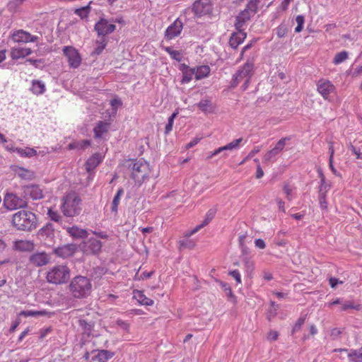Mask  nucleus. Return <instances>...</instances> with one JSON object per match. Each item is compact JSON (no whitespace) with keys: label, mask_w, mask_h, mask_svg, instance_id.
Returning <instances> with one entry per match:
<instances>
[{"label":"nucleus","mask_w":362,"mask_h":362,"mask_svg":"<svg viewBox=\"0 0 362 362\" xmlns=\"http://www.w3.org/2000/svg\"><path fill=\"white\" fill-rule=\"evenodd\" d=\"M47 215L52 221L61 224L62 223L63 218L59 214L58 211H54L52 209H49L47 211Z\"/></svg>","instance_id":"obj_37"},{"label":"nucleus","mask_w":362,"mask_h":362,"mask_svg":"<svg viewBox=\"0 0 362 362\" xmlns=\"http://www.w3.org/2000/svg\"><path fill=\"white\" fill-rule=\"evenodd\" d=\"M67 233L74 238H86L88 233L86 229L80 228L77 226L69 227L66 228Z\"/></svg>","instance_id":"obj_23"},{"label":"nucleus","mask_w":362,"mask_h":362,"mask_svg":"<svg viewBox=\"0 0 362 362\" xmlns=\"http://www.w3.org/2000/svg\"><path fill=\"white\" fill-rule=\"evenodd\" d=\"M284 192L286 194L287 199L288 200H291V194L292 189L289 187V186L288 185H284Z\"/></svg>","instance_id":"obj_61"},{"label":"nucleus","mask_w":362,"mask_h":362,"mask_svg":"<svg viewBox=\"0 0 362 362\" xmlns=\"http://www.w3.org/2000/svg\"><path fill=\"white\" fill-rule=\"evenodd\" d=\"M254 16L245 9L242 11L235 18V28L236 30L244 29L243 27L245 23L250 21L251 18Z\"/></svg>","instance_id":"obj_18"},{"label":"nucleus","mask_w":362,"mask_h":362,"mask_svg":"<svg viewBox=\"0 0 362 362\" xmlns=\"http://www.w3.org/2000/svg\"><path fill=\"white\" fill-rule=\"evenodd\" d=\"M78 325L82 329L83 333L89 336L93 330L94 324L92 322H88L86 320L80 319Z\"/></svg>","instance_id":"obj_31"},{"label":"nucleus","mask_w":362,"mask_h":362,"mask_svg":"<svg viewBox=\"0 0 362 362\" xmlns=\"http://www.w3.org/2000/svg\"><path fill=\"white\" fill-rule=\"evenodd\" d=\"M64 54L67 58L69 64L72 68H77L80 66L81 58L78 51L71 46H66L63 48Z\"/></svg>","instance_id":"obj_10"},{"label":"nucleus","mask_w":362,"mask_h":362,"mask_svg":"<svg viewBox=\"0 0 362 362\" xmlns=\"http://www.w3.org/2000/svg\"><path fill=\"white\" fill-rule=\"evenodd\" d=\"M27 201L13 193H8L4 198V205L9 210L26 207Z\"/></svg>","instance_id":"obj_7"},{"label":"nucleus","mask_w":362,"mask_h":362,"mask_svg":"<svg viewBox=\"0 0 362 362\" xmlns=\"http://www.w3.org/2000/svg\"><path fill=\"white\" fill-rule=\"evenodd\" d=\"M76 247L74 245H66L55 250V254L62 258H66L74 255Z\"/></svg>","instance_id":"obj_21"},{"label":"nucleus","mask_w":362,"mask_h":362,"mask_svg":"<svg viewBox=\"0 0 362 362\" xmlns=\"http://www.w3.org/2000/svg\"><path fill=\"white\" fill-rule=\"evenodd\" d=\"M228 274L234 278L238 284H241V276L238 270L235 269L233 271H230Z\"/></svg>","instance_id":"obj_52"},{"label":"nucleus","mask_w":362,"mask_h":362,"mask_svg":"<svg viewBox=\"0 0 362 362\" xmlns=\"http://www.w3.org/2000/svg\"><path fill=\"white\" fill-rule=\"evenodd\" d=\"M359 305L355 306L354 303L351 301H346L344 303L341 304V310L345 311L348 309L353 308L356 310H358Z\"/></svg>","instance_id":"obj_50"},{"label":"nucleus","mask_w":362,"mask_h":362,"mask_svg":"<svg viewBox=\"0 0 362 362\" xmlns=\"http://www.w3.org/2000/svg\"><path fill=\"white\" fill-rule=\"evenodd\" d=\"M350 149L356 156L358 159H362V153L358 151L353 145L350 146Z\"/></svg>","instance_id":"obj_59"},{"label":"nucleus","mask_w":362,"mask_h":362,"mask_svg":"<svg viewBox=\"0 0 362 362\" xmlns=\"http://www.w3.org/2000/svg\"><path fill=\"white\" fill-rule=\"evenodd\" d=\"M95 352L97 354L93 357V361H97L98 362H107V361L112 358L115 356V353L108 350H95Z\"/></svg>","instance_id":"obj_22"},{"label":"nucleus","mask_w":362,"mask_h":362,"mask_svg":"<svg viewBox=\"0 0 362 362\" xmlns=\"http://www.w3.org/2000/svg\"><path fill=\"white\" fill-rule=\"evenodd\" d=\"M28 37H30V33L23 30L16 31L12 35V39L13 41L18 42H28Z\"/></svg>","instance_id":"obj_30"},{"label":"nucleus","mask_w":362,"mask_h":362,"mask_svg":"<svg viewBox=\"0 0 362 362\" xmlns=\"http://www.w3.org/2000/svg\"><path fill=\"white\" fill-rule=\"evenodd\" d=\"M126 163L131 173V177L138 185H141L148 177L151 170L148 163L145 160L129 159Z\"/></svg>","instance_id":"obj_2"},{"label":"nucleus","mask_w":362,"mask_h":362,"mask_svg":"<svg viewBox=\"0 0 362 362\" xmlns=\"http://www.w3.org/2000/svg\"><path fill=\"white\" fill-rule=\"evenodd\" d=\"M254 64L247 62L233 76L230 83V88H235L243 80L251 78L253 75Z\"/></svg>","instance_id":"obj_6"},{"label":"nucleus","mask_w":362,"mask_h":362,"mask_svg":"<svg viewBox=\"0 0 362 362\" xmlns=\"http://www.w3.org/2000/svg\"><path fill=\"white\" fill-rule=\"evenodd\" d=\"M164 49L166 52H168L170 54L171 58L177 62H181L182 53L180 52V51L174 50L170 47H166L164 48Z\"/></svg>","instance_id":"obj_38"},{"label":"nucleus","mask_w":362,"mask_h":362,"mask_svg":"<svg viewBox=\"0 0 362 362\" xmlns=\"http://www.w3.org/2000/svg\"><path fill=\"white\" fill-rule=\"evenodd\" d=\"M210 73V68L207 65L195 68V78L197 80L206 77Z\"/></svg>","instance_id":"obj_32"},{"label":"nucleus","mask_w":362,"mask_h":362,"mask_svg":"<svg viewBox=\"0 0 362 362\" xmlns=\"http://www.w3.org/2000/svg\"><path fill=\"white\" fill-rule=\"evenodd\" d=\"M348 357L352 362H362V346L357 350L351 349Z\"/></svg>","instance_id":"obj_35"},{"label":"nucleus","mask_w":362,"mask_h":362,"mask_svg":"<svg viewBox=\"0 0 362 362\" xmlns=\"http://www.w3.org/2000/svg\"><path fill=\"white\" fill-rule=\"evenodd\" d=\"M263 175H264V172H263L261 166L259 165V164H258L257 166L256 177L257 179H260L261 177H263Z\"/></svg>","instance_id":"obj_62"},{"label":"nucleus","mask_w":362,"mask_h":362,"mask_svg":"<svg viewBox=\"0 0 362 362\" xmlns=\"http://www.w3.org/2000/svg\"><path fill=\"white\" fill-rule=\"evenodd\" d=\"M70 277V269L65 265L53 267L47 274V280L53 284L66 283Z\"/></svg>","instance_id":"obj_5"},{"label":"nucleus","mask_w":362,"mask_h":362,"mask_svg":"<svg viewBox=\"0 0 362 362\" xmlns=\"http://www.w3.org/2000/svg\"><path fill=\"white\" fill-rule=\"evenodd\" d=\"M123 194H124V189H123V188L120 187L118 189L116 194L115 195V197L113 198V200L112 202V206H111V210L115 214L117 213V208H118V205L119 204L120 197Z\"/></svg>","instance_id":"obj_34"},{"label":"nucleus","mask_w":362,"mask_h":362,"mask_svg":"<svg viewBox=\"0 0 362 362\" xmlns=\"http://www.w3.org/2000/svg\"><path fill=\"white\" fill-rule=\"evenodd\" d=\"M195 68L190 69L187 71H184L182 73V83H189L192 79L193 75H195Z\"/></svg>","instance_id":"obj_41"},{"label":"nucleus","mask_w":362,"mask_h":362,"mask_svg":"<svg viewBox=\"0 0 362 362\" xmlns=\"http://www.w3.org/2000/svg\"><path fill=\"white\" fill-rule=\"evenodd\" d=\"M24 317L50 316L51 313L45 310H23L19 314Z\"/></svg>","instance_id":"obj_28"},{"label":"nucleus","mask_w":362,"mask_h":362,"mask_svg":"<svg viewBox=\"0 0 362 362\" xmlns=\"http://www.w3.org/2000/svg\"><path fill=\"white\" fill-rule=\"evenodd\" d=\"M290 137H284V138H281L276 144V146H274L275 148L279 151V152L280 153L281 151H283V149L284 148L286 144V142L290 140Z\"/></svg>","instance_id":"obj_48"},{"label":"nucleus","mask_w":362,"mask_h":362,"mask_svg":"<svg viewBox=\"0 0 362 362\" xmlns=\"http://www.w3.org/2000/svg\"><path fill=\"white\" fill-rule=\"evenodd\" d=\"M216 213V209H210L207 211L203 222L201 224L197 226L189 234L187 235V236H189V235L194 234L198 230H199L202 228L208 225L211 222V221L214 218Z\"/></svg>","instance_id":"obj_19"},{"label":"nucleus","mask_w":362,"mask_h":362,"mask_svg":"<svg viewBox=\"0 0 362 362\" xmlns=\"http://www.w3.org/2000/svg\"><path fill=\"white\" fill-rule=\"evenodd\" d=\"M46 88L43 82L38 80L32 81L31 91L35 95H41L45 93Z\"/></svg>","instance_id":"obj_29"},{"label":"nucleus","mask_w":362,"mask_h":362,"mask_svg":"<svg viewBox=\"0 0 362 362\" xmlns=\"http://www.w3.org/2000/svg\"><path fill=\"white\" fill-rule=\"evenodd\" d=\"M110 124L106 122L99 121L93 129L95 138H100L104 133L108 131Z\"/></svg>","instance_id":"obj_25"},{"label":"nucleus","mask_w":362,"mask_h":362,"mask_svg":"<svg viewBox=\"0 0 362 362\" xmlns=\"http://www.w3.org/2000/svg\"><path fill=\"white\" fill-rule=\"evenodd\" d=\"M329 285L332 288H335L338 284H342L341 281H339L338 279L334 277H331L329 279Z\"/></svg>","instance_id":"obj_56"},{"label":"nucleus","mask_w":362,"mask_h":362,"mask_svg":"<svg viewBox=\"0 0 362 362\" xmlns=\"http://www.w3.org/2000/svg\"><path fill=\"white\" fill-rule=\"evenodd\" d=\"M23 192L26 196L30 197L33 200H38L43 198L42 190L39 185H37L24 186Z\"/></svg>","instance_id":"obj_15"},{"label":"nucleus","mask_w":362,"mask_h":362,"mask_svg":"<svg viewBox=\"0 0 362 362\" xmlns=\"http://www.w3.org/2000/svg\"><path fill=\"white\" fill-rule=\"evenodd\" d=\"M287 33L288 28L285 24L281 23L276 28V35L279 38L285 37Z\"/></svg>","instance_id":"obj_47"},{"label":"nucleus","mask_w":362,"mask_h":362,"mask_svg":"<svg viewBox=\"0 0 362 362\" xmlns=\"http://www.w3.org/2000/svg\"><path fill=\"white\" fill-rule=\"evenodd\" d=\"M90 7L89 5L76 8L74 13L81 17V19L86 18L90 12Z\"/></svg>","instance_id":"obj_43"},{"label":"nucleus","mask_w":362,"mask_h":362,"mask_svg":"<svg viewBox=\"0 0 362 362\" xmlns=\"http://www.w3.org/2000/svg\"><path fill=\"white\" fill-rule=\"evenodd\" d=\"M115 29V25L109 23L108 21L104 18H100L94 26V30L100 38L106 37V35L113 33Z\"/></svg>","instance_id":"obj_8"},{"label":"nucleus","mask_w":362,"mask_h":362,"mask_svg":"<svg viewBox=\"0 0 362 362\" xmlns=\"http://www.w3.org/2000/svg\"><path fill=\"white\" fill-rule=\"evenodd\" d=\"M29 260L31 264L36 267H42L44 265H46L49 262V255L45 252H36L33 254L30 258Z\"/></svg>","instance_id":"obj_16"},{"label":"nucleus","mask_w":362,"mask_h":362,"mask_svg":"<svg viewBox=\"0 0 362 362\" xmlns=\"http://www.w3.org/2000/svg\"><path fill=\"white\" fill-rule=\"evenodd\" d=\"M11 223L16 230L29 232L37 228V218L32 211L21 210L13 215Z\"/></svg>","instance_id":"obj_1"},{"label":"nucleus","mask_w":362,"mask_h":362,"mask_svg":"<svg viewBox=\"0 0 362 362\" xmlns=\"http://www.w3.org/2000/svg\"><path fill=\"white\" fill-rule=\"evenodd\" d=\"M103 156L100 153H94L86 162V170L90 172L94 170L103 160Z\"/></svg>","instance_id":"obj_20"},{"label":"nucleus","mask_w":362,"mask_h":362,"mask_svg":"<svg viewBox=\"0 0 362 362\" xmlns=\"http://www.w3.org/2000/svg\"><path fill=\"white\" fill-rule=\"evenodd\" d=\"M33 246V243L28 240H16L13 243V248L21 252L30 251Z\"/></svg>","instance_id":"obj_24"},{"label":"nucleus","mask_w":362,"mask_h":362,"mask_svg":"<svg viewBox=\"0 0 362 362\" xmlns=\"http://www.w3.org/2000/svg\"><path fill=\"white\" fill-rule=\"evenodd\" d=\"M341 334V331L338 328H334L331 331V337L333 339H337L340 337V335Z\"/></svg>","instance_id":"obj_53"},{"label":"nucleus","mask_w":362,"mask_h":362,"mask_svg":"<svg viewBox=\"0 0 362 362\" xmlns=\"http://www.w3.org/2000/svg\"><path fill=\"white\" fill-rule=\"evenodd\" d=\"M19 177L23 179L26 180H32L33 178L34 174L33 172L25 170L24 168H21L19 172L18 173Z\"/></svg>","instance_id":"obj_45"},{"label":"nucleus","mask_w":362,"mask_h":362,"mask_svg":"<svg viewBox=\"0 0 362 362\" xmlns=\"http://www.w3.org/2000/svg\"><path fill=\"white\" fill-rule=\"evenodd\" d=\"M32 53L30 48H15L12 49L11 57L13 59L25 57Z\"/></svg>","instance_id":"obj_27"},{"label":"nucleus","mask_w":362,"mask_h":362,"mask_svg":"<svg viewBox=\"0 0 362 362\" xmlns=\"http://www.w3.org/2000/svg\"><path fill=\"white\" fill-rule=\"evenodd\" d=\"M317 86V91L325 100L335 90V86L329 81L326 79L319 80Z\"/></svg>","instance_id":"obj_12"},{"label":"nucleus","mask_w":362,"mask_h":362,"mask_svg":"<svg viewBox=\"0 0 362 362\" xmlns=\"http://www.w3.org/2000/svg\"><path fill=\"white\" fill-rule=\"evenodd\" d=\"M319 202L322 209H327V202L326 201V194L324 192H319Z\"/></svg>","instance_id":"obj_49"},{"label":"nucleus","mask_w":362,"mask_h":362,"mask_svg":"<svg viewBox=\"0 0 362 362\" xmlns=\"http://www.w3.org/2000/svg\"><path fill=\"white\" fill-rule=\"evenodd\" d=\"M349 53L346 51H342L338 52L335 54V57L333 59V63L334 64H339L341 62H344L348 58Z\"/></svg>","instance_id":"obj_39"},{"label":"nucleus","mask_w":362,"mask_h":362,"mask_svg":"<svg viewBox=\"0 0 362 362\" xmlns=\"http://www.w3.org/2000/svg\"><path fill=\"white\" fill-rule=\"evenodd\" d=\"M81 250L86 255H97L100 253L102 243L93 238H89L80 245Z\"/></svg>","instance_id":"obj_9"},{"label":"nucleus","mask_w":362,"mask_h":362,"mask_svg":"<svg viewBox=\"0 0 362 362\" xmlns=\"http://www.w3.org/2000/svg\"><path fill=\"white\" fill-rule=\"evenodd\" d=\"M301 327L302 325L296 322L291 330V335H293L296 332L300 331Z\"/></svg>","instance_id":"obj_64"},{"label":"nucleus","mask_w":362,"mask_h":362,"mask_svg":"<svg viewBox=\"0 0 362 362\" xmlns=\"http://www.w3.org/2000/svg\"><path fill=\"white\" fill-rule=\"evenodd\" d=\"M247 34L244 32V29L237 30L231 34L229 39V45L233 49H236L246 38Z\"/></svg>","instance_id":"obj_17"},{"label":"nucleus","mask_w":362,"mask_h":362,"mask_svg":"<svg viewBox=\"0 0 362 362\" xmlns=\"http://www.w3.org/2000/svg\"><path fill=\"white\" fill-rule=\"evenodd\" d=\"M197 105L203 112H210L209 108L211 107V101L209 98L202 99Z\"/></svg>","instance_id":"obj_40"},{"label":"nucleus","mask_w":362,"mask_h":362,"mask_svg":"<svg viewBox=\"0 0 362 362\" xmlns=\"http://www.w3.org/2000/svg\"><path fill=\"white\" fill-rule=\"evenodd\" d=\"M255 246L257 247L260 248V249H264L266 247L264 241L263 240H262V239H257V240H255Z\"/></svg>","instance_id":"obj_58"},{"label":"nucleus","mask_w":362,"mask_h":362,"mask_svg":"<svg viewBox=\"0 0 362 362\" xmlns=\"http://www.w3.org/2000/svg\"><path fill=\"white\" fill-rule=\"evenodd\" d=\"M108 42L107 37L100 38L95 42L96 47H95L93 54L99 55L102 53Z\"/></svg>","instance_id":"obj_33"},{"label":"nucleus","mask_w":362,"mask_h":362,"mask_svg":"<svg viewBox=\"0 0 362 362\" xmlns=\"http://www.w3.org/2000/svg\"><path fill=\"white\" fill-rule=\"evenodd\" d=\"M134 298L141 305H153L154 303L153 300L147 298L141 291L135 290L134 291Z\"/></svg>","instance_id":"obj_26"},{"label":"nucleus","mask_w":362,"mask_h":362,"mask_svg":"<svg viewBox=\"0 0 362 362\" xmlns=\"http://www.w3.org/2000/svg\"><path fill=\"white\" fill-rule=\"evenodd\" d=\"M280 153L279 151H277L275 147L273 148L272 150L267 151L265 155L264 156L263 160L264 162H268L272 160L274 158H275L277 155H279Z\"/></svg>","instance_id":"obj_44"},{"label":"nucleus","mask_w":362,"mask_h":362,"mask_svg":"<svg viewBox=\"0 0 362 362\" xmlns=\"http://www.w3.org/2000/svg\"><path fill=\"white\" fill-rule=\"evenodd\" d=\"M16 152H18L20 155L26 157H32L37 154L36 150L31 148H26L25 149L16 148Z\"/></svg>","instance_id":"obj_42"},{"label":"nucleus","mask_w":362,"mask_h":362,"mask_svg":"<svg viewBox=\"0 0 362 362\" xmlns=\"http://www.w3.org/2000/svg\"><path fill=\"white\" fill-rule=\"evenodd\" d=\"M199 141H200V139L194 138L192 141H191L189 143H188L186 145V148L188 149V148H192L193 146L197 145L199 143Z\"/></svg>","instance_id":"obj_60"},{"label":"nucleus","mask_w":362,"mask_h":362,"mask_svg":"<svg viewBox=\"0 0 362 362\" xmlns=\"http://www.w3.org/2000/svg\"><path fill=\"white\" fill-rule=\"evenodd\" d=\"M27 62H30L33 66H34L37 68L39 67L44 62L42 59H30V58L27 59Z\"/></svg>","instance_id":"obj_54"},{"label":"nucleus","mask_w":362,"mask_h":362,"mask_svg":"<svg viewBox=\"0 0 362 362\" xmlns=\"http://www.w3.org/2000/svg\"><path fill=\"white\" fill-rule=\"evenodd\" d=\"M259 151V148H255V149L252 150L249 153V154L244 158V160L242 162H240V165L243 164L246 160H247L248 159L252 158Z\"/></svg>","instance_id":"obj_55"},{"label":"nucleus","mask_w":362,"mask_h":362,"mask_svg":"<svg viewBox=\"0 0 362 362\" xmlns=\"http://www.w3.org/2000/svg\"><path fill=\"white\" fill-rule=\"evenodd\" d=\"M279 333L276 331H270L268 334V339L272 341H276L278 339Z\"/></svg>","instance_id":"obj_57"},{"label":"nucleus","mask_w":362,"mask_h":362,"mask_svg":"<svg viewBox=\"0 0 362 362\" xmlns=\"http://www.w3.org/2000/svg\"><path fill=\"white\" fill-rule=\"evenodd\" d=\"M183 23L179 18L176 19L165 30V35L167 39L172 40L178 36L182 30Z\"/></svg>","instance_id":"obj_14"},{"label":"nucleus","mask_w":362,"mask_h":362,"mask_svg":"<svg viewBox=\"0 0 362 362\" xmlns=\"http://www.w3.org/2000/svg\"><path fill=\"white\" fill-rule=\"evenodd\" d=\"M180 246L185 248H193L195 245L194 241L189 239H185L180 242Z\"/></svg>","instance_id":"obj_51"},{"label":"nucleus","mask_w":362,"mask_h":362,"mask_svg":"<svg viewBox=\"0 0 362 362\" xmlns=\"http://www.w3.org/2000/svg\"><path fill=\"white\" fill-rule=\"evenodd\" d=\"M195 16L201 17L209 13L212 9L211 0H196L192 5Z\"/></svg>","instance_id":"obj_11"},{"label":"nucleus","mask_w":362,"mask_h":362,"mask_svg":"<svg viewBox=\"0 0 362 362\" xmlns=\"http://www.w3.org/2000/svg\"><path fill=\"white\" fill-rule=\"evenodd\" d=\"M259 2L260 0H250L245 9L250 12V14L255 15L257 12V7Z\"/></svg>","instance_id":"obj_36"},{"label":"nucleus","mask_w":362,"mask_h":362,"mask_svg":"<svg viewBox=\"0 0 362 362\" xmlns=\"http://www.w3.org/2000/svg\"><path fill=\"white\" fill-rule=\"evenodd\" d=\"M297 26L295 28V32L300 33L303 29V25L305 22V18L303 15H298L296 18Z\"/></svg>","instance_id":"obj_46"},{"label":"nucleus","mask_w":362,"mask_h":362,"mask_svg":"<svg viewBox=\"0 0 362 362\" xmlns=\"http://www.w3.org/2000/svg\"><path fill=\"white\" fill-rule=\"evenodd\" d=\"M37 236L42 240L47 241L48 243H52L54 238V228L53 224L47 223L38 231Z\"/></svg>","instance_id":"obj_13"},{"label":"nucleus","mask_w":362,"mask_h":362,"mask_svg":"<svg viewBox=\"0 0 362 362\" xmlns=\"http://www.w3.org/2000/svg\"><path fill=\"white\" fill-rule=\"evenodd\" d=\"M81 199L75 193L71 192L62 199L61 210L66 217H74L78 215L81 211Z\"/></svg>","instance_id":"obj_4"},{"label":"nucleus","mask_w":362,"mask_h":362,"mask_svg":"<svg viewBox=\"0 0 362 362\" xmlns=\"http://www.w3.org/2000/svg\"><path fill=\"white\" fill-rule=\"evenodd\" d=\"M69 290L74 298H85L92 291L90 280L86 276H76L71 280Z\"/></svg>","instance_id":"obj_3"},{"label":"nucleus","mask_w":362,"mask_h":362,"mask_svg":"<svg viewBox=\"0 0 362 362\" xmlns=\"http://www.w3.org/2000/svg\"><path fill=\"white\" fill-rule=\"evenodd\" d=\"M252 45H253V43H252V42H251L250 43H248L247 45H245V46L243 48V49H242V51H241V53H240V59H243V55H244V53H245L247 50L250 49L252 47Z\"/></svg>","instance_id":"obj_63"}]
</instances>
